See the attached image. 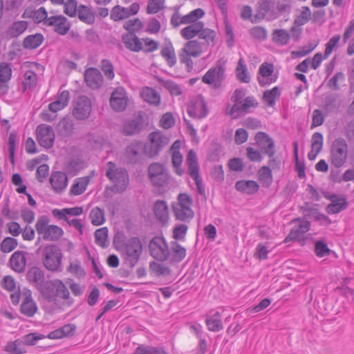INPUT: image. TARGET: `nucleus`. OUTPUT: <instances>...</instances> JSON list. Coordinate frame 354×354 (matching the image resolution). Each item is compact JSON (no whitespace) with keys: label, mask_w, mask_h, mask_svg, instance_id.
I'll return each mask as SVG.
<instances>
[{"label":"nucleus","mask_w":354,"mask_h":354,"mask_svg":"<svg viewBox=\"0 0 354 354\" xmlns=\"http://www.w3.org/2000/svg\"><path fill=\"white\" fill-rule=\"evenodd\" d=\"M142 250L141 241L136 236L127 239L120 248L124 263L131 268L137 264L142 253Z\"/></svg>","instance_id":"obj_1"},{"label":"nucleus","mask_w":354,"mask_h":354,"mask_svg":"<svg viewBox=\"0 0 354 354\" xmlns=\"http://www.w3.org/2000/svg\"><path fill=\"white\" fill-rule=\"evenodd\" d=\"M106 176L113 183L112 190L114 192L122 193L129 185V174L127 171L122 167H118L111 161L106 163Z\"/></svg>","instance_id":"obj_2"},{"label":"nucleus","mask_w":354,"mask_h":354,"mask_svg":"<svg viewBox=\"0 0 354 354\" xmlns=\"http://www.w3.org/2000/svg\"><path fill=\"white\" fill-rule=\"evenodd\" d=\"M63 254L60 248L55 245L44 246L41 254V261L45 268L50 272L62 271Z\"/></svg>","instance_id":"obj_3"},{"label":"nucleus","mask_w":354,"mask_h":354,"mask_svg":"<svg viewBox=\"0 0 354 354\" xmlns=\"http://www.w3.org/2000/svg\"><path fill=\"white\" fill-rule=\"evenodd\" d=\"M50 219L47 216H41L35 224L37 234L42 239L49 241H57L63 234V230L55 225H49Z\"/></svg>","instance_id":"obj_4"},{"label":"nucleus","mask_w":354,"mask_h":354,"mask_svg":"<svg viewBox=\"0 0 354 354\" xmlns=\"http://www.w3.org/2000/svg\"><path fill=\"white\" fill-rule=\"evenodd\" d=\"M348 145L343 138L335 139L330 147V163L337 168L342 167L348 158Z\"/></svg>","instance_id":"obj_5"},{"label":"nucleus","mask_w":354,"mask_h":354,"mask_svg":"<svg viewBox=\"0 0 354 354\" xmlns=\"http://www.w3.org/2000/svg\"><path fill=\"white\" fill-rule=\"evenodd\" d=\"M148 174L154 187H165L169 183V175L162 164L151 163L148 168Z\"/></svg>","instance_id":"obj_6"},{"label":"nucleus","mask_w":354,"mask_h":354,"mask_svg":"<svg viewBox=\"0 0 354 354\" xmlns=\"http://www.w3.org/2000/svg\"><path fill=\"white\" fill-rule=\"evenodd\" d=\"M149 137L150 144L145 146V151L149 157H154L168 144L169 140L160 131L152 132Z\"/></svg>","instance_id":"obj_7"},{"label":"nucleus","mask_w":354,"mask_h":354,"mask_svg":"<svg viewBox=\"0 0 354 354\" xmlns=\"http://www.w3.org/2000/svg\"><path fill=\"white\" fill-rule=\"evenodd\" d=\"M149 252L151 257L160 261L168 259L170 252L166 241L161 237H154L149 243Z\"/></svg>","instance_id":"obj_8"},{"label":"nucleus","mask_w":354,"mask_h":354,"mask_svg":"<svg viewBox=\"0 0 354 354\" xmlns=\"http://www.w3.org/2000/svg\"><path fill=\"white\" fill-rule=\"evenodd\" d=\"M91 102L88 97L78 96L73 103V115L76 120H85L91 115Z\"/></svg>","instance_id":"obj_9"},{"label":"nucleus","mask_w":354,"mask_h":354,"mask_svg":"<svg viewBox=\"0 0 354 354\" xmlns=\"http://www.w3.org/2000/svg\"><path fill=\"white\" fill-rule=\"evenodd\" d=\"M258 106V102L253 96H248L240 104H234L228 111V114L234 118L252 112Z\"/></svg>","instance_id":"obj_10"},{"label":"nucleus","mask_w":354,"mask_h":354,"mask_svg":"<svg viewBox=\"0 0 354 354\" xmlns=\"http://www.w3.org/2000/svg\"><path fill=\"white\" fill-rule=\"evenodd\" d=\"M225 67L222 65H217L216 67L209 68L202 78V81L207 84H212L213 88L216 89L221 87L222 82L225 79Z\"/></svg>","instance_id":"obj_11"},{"label":"nucleus","mask_w":354,"mask_h":354,"mask_svg":"<svg viewBox=\"0 0 354 354\" xmlns=\"http://www.w3.org/2000/svg\"><path fill=\"white\" fill-rule=\"evenodd\" d=\"M187 113L194 119H202L208 114V109L205 98L202 95L194 97L187 107Z\"/></svg>","instance_id":"obj_12"},{"label":"nucleus","mask_w":354,"mask_h":354,"mask_svg":"<svg viewBox=\"0 0 354 354\" xmlns=\"http://www.w3.org/2000/svg\"><path fill=\"white\" fill-rule=\"evenodd\" d=\"M37 140L39 144L46 148L50 149L54 145L55 133L53 128L46 124H40L36 129Z\"/></svg>","instance_id":"obj_13"},{"label":"nucleus","mask_w":354,"mask_h":354,"mask_svg":"<svg viewBox=\"0 0 354 354\" xmlns=\"http://www.w3.org/2000/svg\"><path fill=\"white\" fill-rule=\"evenodd\" d=\"M278 17L279 15L276 14L274 10H271L270 2L267 0H262L258 3L256 14L251 19V21L252 23H257L265 18L267 20L271 21Z\"/></svg>","instance_id":"obj_14"},{"label":"nucleus","mask_w":354,"mask_h":354,"mask_svg":"<svg viewBox=\"0 0 354 354\" xmlns=\"http://www.w3.org/2000/svg\"><path fill=\"white\" fill-rule=\"evenodd\" d=\"M255 140L263 153L268 155V157L274 156V142L268 134L259 131L255 136Z\"/></svg>","instance_id":"obj_15"},{"label":"nucleus","mask_w":354,"mask_h":354,"mask_svg":"<svg viewBox=\"0 0 354 354\" xmlns=\"http://www.w3.org/2000/svg\"><path fill=\"white\" fill-rule=\"evenodd\" d=\"M46 26H52L54 31L60 35H65L71 28L69 21L63 15L49 17L46 22Z\"/></svg>","instance_id":"obj_16"},{"label":"nucleus","mask_w":354,"mask_h":354,"mask_svg":"<svg viewBox=\"0 0 354 354\" xmlns=\"http://www.w3.org/2000/svg\"><path fill=\"white\" fill-rule=\"evenodd\" d=\"M128 103V97L125 90L122 87L115 88L110 97L111 108L118 112L124 111Z\"/></svg>","instance_id":"obj_17"},{"label":"nucleus","mask_w":354,"mask_h":354,"mask_svg":"<svg viewBox=\"0 0 354 354\" xmlns=\"http://www.w3.org/2000/svg\"><path fill=\"white\" fill-rule=\"evenodd\" d=\"M223 311V309H222V312L218 310H212L205 315V322L208 330L216 333L224 328L222 321Z\"/></svg>","instance_id":"obj_18"},{"label":"nucleus","mask_w":354,"mask_h":354,"mask_svg":"<svg viewBox=\"0 0 354 354\" xmlns=\"http://www.w3.org/2000/svg\"><path fill=\"white\" fill-rule=\"evenodd\" d=\"M23 300L20 306V312L27 317H32L37 311V306L32 297V292L26 290L21 293Z\"/></svg>","instance_id":"obj_19"},{"label":"nucleus","mask_w":354,"mask_h":354,"mask_svg":"<svg viewBox=\"0 0 354 354\" xmlns=\"http://www.w3.org/2000/svg\"><path fill=\"white\" fill-rule=\"evenodd\" d=\"M274 66L272 64L267 62L263 63L258 72L257 80L259 84L261 86H265L270 84L271 83L275 82L277 77H273Z\"/></svg>","instance_id":"obj_20"},{"label":"nucleus","mask_w":354,"mask_h":354,"mask_svg":"<svg viewBox=\"0 0 354 354\" xmlns=\"http://www.w3.org/2000/svg\"><path fill=\"white\" fill-rule=\"evenodd\" d=\"M84 82L93 90L99 89L103 84V77L99 70L89 68L84 72Z\"/></svg>","instance_id":"obj_21"},{"label":"nucleus","mask_w":354,"mask_h":354,"mask_svg":"<svg viewBox=\"0 0 354 354\" xmlns=\"http://www.w3.org/2000/svg\"><path fill=\"white\" fill-rule=\"evenodd\" d=\"M310 227V223L306 220H299L292 227L290 233L285 239V242L287 243L291 241H297L300 239L303 235L306 233Z\"/></svg>","instance_id":"obj_22"},{"label":"nucleus","mask_w":354,"mask_h":354,"mask_svg":"<svg viewBox=\"0 0 354 354\" xmlns=\"http://www.w3.org/2000/svg\"><path fill=\"white\" fill-rule=\"evenodd\" d=\"M26 279L37 290L43 289L45 276L41 268L38 267H32L28 269L26 273Z\"/></svg>","instance_id":"obj_23"},{"label":"nucleus","mask_w":354,"mask_h":354,"mask_svg":"<svg viewBox=\"0 0 354 354\" xmlns=\"http://www.w3.org/2000/svg\"><path fill=\"white\" fill-rule=\"evenodd\" d=\"M49 180L54 192L58 194L62 192L68 185V178L62 171L53 172Z\"/></svg>","instance_id":"obj_24"},{"label":"nucleus","mask_w":354,"mask_h":354,"mask_svg":"<svg viewBox=\"0 0 354 354\" xmlns=\"http://www.w3.org/2000/svg\"><path fill=\"white\" fill-rule=\"evenodd\" d=\"M52 288H55V298L59 297L64 300H67L68 304L71 305L73 303V299L70 297V292L64 284L60 279H53L49 281L48 283Z\"/></svg>","instance_id":"obj_25"},{"label":"nucleus","mask_w":354,"mask_h":354,"mask_svg":"<svg viewBox=\"0 0 354 354\" xmlns=\"http://www.w3.org/2000/svg\"><path fill=\"white\" fill-rule=\"evenodd\" d=\"M145 146L141 142L131 143L126 149L127 157L131 163H136L141 159Z\"/></svg>","instance_id":"obj_26"},{"label":"nucleus","mask_w":354,"mask_h":354,"mask_svg":"<svg viewBox=\"0 0 354 354\" xmlns=\"http://www.w3.org/2000/svg\"><path fill=\"white\" fill-rule=\"evenodd\" d=\"M22 17L31 18L36 24L42 22L44 26H46L47 19H49L48 12L44 7H40L37 10L27 8L25 10Z\"/></svg>","instance_id":"obj_27"},{"label":"nucleus","mask_w":354,"mask_h":354,"mask_svg":"<svg viewBox=\"0 0 354 354\" xmlns=\"http://www.w3.org/2000/svg\"><path fill=\"white\" fill-rule=\"evenodd\" d=\"M122 41L125 47L133 52H139L142 50V41L133 32H128L122 35Z\"/></svg>","instance_id":"obj_28"},{"label":"nucleus","mask_w":354,"mask_h":354,"mask_svg":"<svg viewBox=\"0 0 354 354\" xmlns=\"http://www.w3.org/2000/svg\"><path fill=\"white\" fill-rule=\"evenodd\" d=\"M28 27L26 21L13 22L6 30L5 34L9 38H15L21 35Z\"/></svg>","instance_id":"obj_29"},{"label":"nucleus","mask_w":354,"mask_h":354,"mask_svg":"<svg viewBox=\"0 0 354 354\" xmlns=\"http://www.w3.org/2000/svg\"><path fill=\"white\" fill-rule=\"evenodd\" d=\"M10 263L12 268L15 271L18 272H24L26 264V259L24 256V252H15L10 259Z\"/></svg>","instance_id":"obj_30"},{"label":"nucleus","mask_w":354,"mask_h":354,"mask_svg":"<svg viewBox=\"0 0 354 354\" xmlns=\"http://www.w3.org/2000/svg\"><path fill=\"white\" fill-rule=\"evenodd\" d=\"M68 102L69 93L68 91H64L59 94L55 101L48 104V109L53 113H57L66 107Z\"/></svg>","instance_id":"obj_31"},{"label":"nucleus","mask_w":354,"mask_h":354,"mask_svg":"<svg viewBox=\"0 0 354 354\" xmlns=\"http://www.w3.org/2000/svg\"><path fill=\"white\" fill-rule=\"evenodd\" d=\"M155 216L162 223H166L169 219L168 207L165 201H157L153 205Z\"/></svg>","instance_id":"obj_32"},{"label":"nucleus","mask_w":354,"mask_h":354,"mask_svg":"<svg viewBox=\"0 0 354 354\" xmlns=\"http://www.w3.org/2000/svg\"><path fill=\"white\" fill-rule=\"evenodd\" d=\"M235 188L239 192L246 193L248 194H254L259 190V186L254 180H241L236 183Z\"/></svg>","instance_id":"obj_33"},{"label":"nucleus","mask_w":354,"mask_h":354,"mask_svg":"<svg viewBox=\"0 0 354 354\" xmlns=\"http://www.w3.org/2000/svg\"><path fill=\"white\" fill-rule=\"evenodd\" d=\"M331 198H334L332 200L330 204L326 207V212L329 214H338L344 209H346L348 206V202L344 198H337L336 196H333Z\"/></svg>","instance_id":"obj_34"},{"label":"nucleus","mask_w":354,"mask_h":354,"mask_svg":"<svg viewBox=\"0 0 354 354\" xmlns=\"http://www.w3.org/2000/svg\"><path fill=\"white\" fill-rule=\"evenodd\" d=\"M203 26L204 24L202 21H198L183 28L180 30V35L185 39H191L196 35H199Z\"/></svg>","instance_id":"obj_35"},{"label":"nucleus","mask_w":354,"mask_h":354,"mask_svg":"<svg viewBox=\"0 0 354 354\" xmlns=\"http://www.w3.org/2000/svg\"><path fill=\"white\" fill-rule=\"evenodd\" d=\"M173 210L176 218L177 220L184 222L189 221L194 217V215L192 209L187 208V207L174 205Z\"/></svg>","instance_id":"obj_36"},{"label":"nucleus","mask_w":354,"mask_h":354,"mask_svg":"<svg viewBox=\"0 0 354 354\" xmlns=\"http://www.w3.org/2000/svg\"><path fill=\"white\" fill-rule=\"evenodd\" d=\"M236 79L243 83H249L250 82V75L248 71L247 65L243 57H241L237 63L235 70Z\"/></svg>","instance_id":"obj_37"},{"label":"nucleus","mask_w":354,"mask_h":354,"mask_svg":"<svg viewBox=\"0 0 354 354\" xmlns=\"http://www.w3.org/2000/svg\"><path fill=\"white\" fill-rule=\"evenodd\" d=\"M183 51L194 57H198L203 53V45L197 40H190L185 43Z\"/></svg>","instance_id":"obj_38"},{"label":"nucleus","mask_w":354,"mask_h":354,"mask_svg":"<svg viewBox=\"0 0 354 354\" xmlns=\"http://www.w3.org/2000/svg\"><path fill=\"white\" fill-rule=\"evenodd\" d=\"M44 41V36L41 33H36L26 37L23 41V46L26 49L32 50L39 47Z\"/></svg>","instance_id":"obj_39"},{"label":"nucleus","mask_w":354,"mask_h":354,"mask_svg":"<svg viewBox=\"0 0 354 354\" xmlns=\"http://www.w3.org/2000/svg\"><path fill=\"white\" fill-rule=\"evenodd\" d=\"M143 100L150 104L158 106L160 103V96L159 93L151 87H145L142 92Z\"/></svg>","instance_id":"obj_40"},{"label":"nucleus","mask_w":354,"mask_h":354,"mask_svg":"<svg viewBox=\"0 0 354 354\" xmlns=\"http://www.w3.org/2000/svg\"><path fill=\"white\" fill-rule=\"evenodd\" d=\"M78 18L87 24H92L95 21V15L88 7L80 5L77 12Z\"/></svg>","instance_id":"obj_41"},{"label":"nucleus","mask_w":354,"mask_h":354,"mask_svg":"<svg viewBox=\"0 0 354 354\" xmlns=\"http://www.w3.org/2000/svg\"><path fill=\"white\" fill-rule=\"evenodd\" d=\"M37 83V75L32 70L26 71L24 74L23 92L27 90H32Z\"/></svg>","instance_id":"obj_42"},{"label":"nucleus","mask_w":354,"mask_h":354,"mask_svg":"<svg viewBox=\"0 0 354 354\" xmlns=\"http://www.w3.org/2000/svg\"><path fill=\"white\" fill-rule=\"evenodd\" d=\"M89 183L88 177L78 178L71 186L70 192L72 195L79 196L85 192Z\"/></svg>","instance_id":"obj_43"},{"label":"nucleus","mask_w":354,"mask_h":354,"mask_svg":"<svg viewBox=\"0 0 354 354\" xmlns=\"http://www.w3.org/2000/svg\"><path fill=\"white\" fill-rule=\"evenodd\" d=\"M161 55L165 59L168 66H174L176 63V57L174 49L171 42L165 44L161 50Z\"/></svg>","instance_id":"obj_44"},{"label":"nucleus","mask_w":354,"mask_h":354,"mask_svg":"<svg viewBox=\"0 0 354 354\" xmlns=\"http://www.w3.org/2000/svg\"><path fill=\"white\" fill-rule=\"evenodd\" d=\"M272 41L281 46L286 45L290 38L289 32L284 29H275L272 34Z\"/></svg>","instance_id":"obj_45"},{"label":"nucleus","mask_w":354,"mask_h":354,"mask_svg":"<svg viewBox=\"0 0 354 354\" xmlns=\"http://www.w3.org/2000/svg\"><path fill=\"white\" fill-rule=\"evenodd\" d=\"M205 15V12L201 8H197L186 15L181 17V22L183 24H192L198 22V19L203 17Z\"/></svg>","instance_id":"obj_46"},{"label":"nucleus","mask_w":354,"mask_h":354,"mask_svg":"<svg viewBox=\"0 0 354 354\" xmlns=\"http://www.w3.org/2000/svg\"><path fill=\"white\" fill-rule=\"evenodd\" d=\"M187 162L188 165V174L189 176L199 173L200 169L197 156L194 151L192 149L188 152Z\"/></svg>","instance_id":"obj_47"},{"label":"nucleus","mask_w":354,"mask_h":354,"mask_svg":"<svg viewBox=\"0 0 354 354\" xmlns=\"http://www.w3.org/2000/svg\"><path fill=\"white\" fill-rule=\"evenodd\" d=\"M280 95L281 92L279 87L274 86L272 89L267 90L263 93V100L269 106H273Z\"/></svg>","instance_id":"obj_48"},{"label":"nucleus","mask_w":354,"mask_h":354,"mask_svg":"<svg viewBox=\"0 0 354 354\" xmlns=\"http://www.w3.org/2000/svg\"><path fill=\"white\" fill-rule=\"evenodd\" d=\"M171 252L173 253L172 259L174 261L180 262L185 259L187 252L186 249L180 245L177 241H172Z\"/></svg>","instance_id":"obj_49"},{"label":"nucleus","mask_w":354,"mask_h":354,"mask_svg":"<svg viewBox=\"0 0 354 354\" xmlns=\"http://www.w3.org/2000/svg\"><path fill=\"white\" fill-rule=\"evenodd\" d=\"M108 239V229L106 227H103L97 229L95 232V243L103 248H107L109 243Z\"/></svg>","instance_id":"obj_50"},{"label":"nucleus","mask_w":354,"mask_h":354,"mask_svg":"<svg viewBox=\"0 0 354 354\" xmlns=\"http://www.w3.org/2000/svg\"><path fill=\"white\" fill-rule=\"evenodd\" d=\"M143 127L140 120H132L127 122L124 127V131L127 135H133L140 131Z\"/></svg>","instance_id":"obj_51"},{"label":"nucleus","mask_w":354,"mask_h":354,"mask_svg":"<svg viewBox=\"0 0 354 354\" xmlns=\"http://www.w3.org/2000/svg\"><path fill=\"white\" fill-rule=\"evenodd\" d=\"M129 17V14L127 8L115 6L111 10L110 18L115 21L127 19Z\"/></svg>","instance_id":"obj_52"},{"label":"nucleus","mask_w":354,"mask_h":354,"mask_svg":"<svg viewBox=\"0 0 354 354\" xmlns=\"http://www.w3.org/2000/svg\"><path fill=\"white\" fill-rule=\"evenodd\" d=\"M216 35V32L213 30L204 28L203 27L201 29V32L199 33L198 37L205 40V43L202 44L203 46H214Z\"/></svg>","instance_id":"obj_53"},{"label":"nucleus","mask_w":354,"mask_h":354,"mask_svg":"<svg viewBox=\"0 0 354 354\" xmlns=\"http://www.w3.org/2000/svg\"><path fill=\"white\" fill-rule=\"evenodd\" d=\"M90 218L93 225H101L104 223V212L103 209L96 207L91 209Z\"/></svg>","instance_id":"obj_54"},{"label":"nucleus","mask_w":354,"mask_h":354,"mask_svg":"<svg viewBox=\"0 0 354 354\" xmlns=\"http://www.w3.org/2000/svg\"><path fill=\"white\" fill-rule=\"evenodd\" d=\"M259 178L264 185L268 187L272 183V175L271 169L267 166H263L259 171Z\"/></svg>","instance_id":"obj_55"},{"label":"nucleus","mask_w":354,"mask_h":354,"mask_svg":"<svg viewBox=\"0 0 354 354\" xmlns=\"http://www.w3.org/2000/svg\"><path fill=\"white\" fill-rule=\"evenodd\" d=\"M66 270L78 278L83 277L85 275V272L81 266V262L77 259L70 262Z\"/></svg>","instance_id":"obj_56"},{"label":"nucleus","mask_w":354,"mask_h":354,"mask_svg":"<svg viewBox=\"0 0 354 354\" xmlns=\"http://www.w3.org/2000/svg\"><path fill=\"white\" fill-rule=\"evenodd\" d=\"M57 128L62 135L68 136L73 132V124L69 120L62 119L59 122Z\"/></svg>","instance_id":"obj_57"},{"label":"nucleus","mask_w":354,"mask_h":354,"mask_svg":"<svg viewBox=\"0 0 354 354\" xmlns=\"http://www.w3.org/2000/svg\"><path fill=\"white\" fill-rule=\"evenodd\" d=\"M149 269L158 277L161 275H168L170 274V270L167 266L154 261L150 263Z\"/></svg>","instance_id":"obj_58"},{"label":"nucleus","mask_w":354,"mask_h":354,"mask_svg":"<svg viewBox=\"0 0 354 354\" xmlns=\"http://www.w3.org/2000/svg\"><path fill=\"white\" fill-rule=\"evenodd\" d=\"M17 239L12 237L5 238L1 243V251L4 253H8L12 251L17 246Z\"/></svg>","instance_id":"obj_59"},{"label":"nucleus","mask_w":354,"mask_h":354,"mask_svg":"<svg viewBox=\"0 0 354 354\" xmlns=\"http://www.w3.org/2000/svg\"><path fill=\"white\" fill-rule=\"evenodd\" d=\"M100 67L107 79L112 80L114 78L113 66L110 60L102 59L100 63Z\"/></svg>","instance_id":"obj_60"},{"label":"nucleus","mask_w":354,"mask_h":354,"mask_svg":"<svg viewBox=\"0 0 354 354\" xmlns=\"http://www.w3.org/2000/svg\"><path fill=\"white\" fill-rule=\"evenodd\" d=\"M49 281H46L44 282L43 284V289L42 290H38L43 297L48 300L49 301H53L55 300V288H52L48 283Z\"/></svg>","instance_id":"obj_61"},{"label":"nucleus","mask_w":354,"mask_h":354,"mask_svg":"<svg viewBox=\"0 0 354 354\" xmlns=\"http://www.w3.org/2000/svg\"><path fill=\"white\" fill-rule=\"evenodd\" d=\"M165 0H149L147 4V13L156 14L164 8Z\"/></svg>","instance_id":"obj_62"},{"label":"nucleus","mask_w":354,"mask_h":354,"mask_svg":"<svg viewBox=\"0 0 354 354\" xmlns=\"http://www.w3.org/2000/svg\"><path fill=\"white\" fill-rule=\"evenodd\" d=\"M310 15V8L307 6L303 7L300 15L295 19V24L298 26L304 25L309 21Z\"/></svg>","instance_id":"obj_63"},{"label":"nucleus","mask_w":354,"mask_h":354,"mask_svg":"<svg viewBox=\"0 0 354 354\" xmlns=\"http://www.w3.org/2000/svg\"><path fill=\"white\" fill-rule=\"evenodd\" d=\"M21 342L15 340L14 342H10L6 346V351L10 354H23L25 353L24 347L21 346Z\"/></svg>","instance_id":"obj_64"}]
</instances>
